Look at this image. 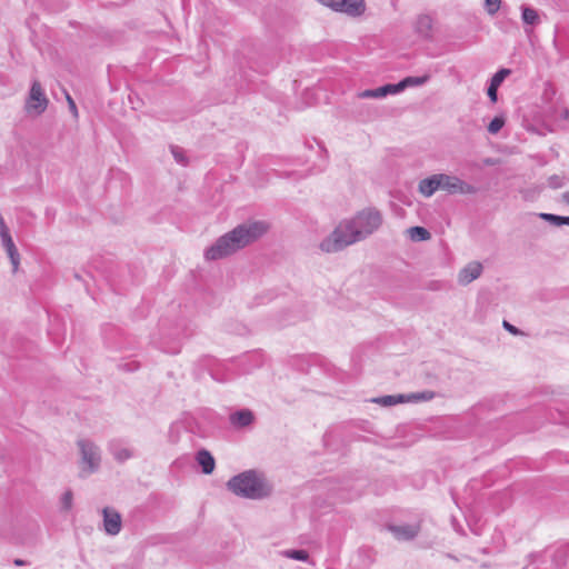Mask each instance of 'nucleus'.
Returning <instances> with one entry per match:
<instances>
[{
  "mask_svg": "<svg viewBox=\"0 0 569 569\" xmlns=\"http://www.w3.org/2000/svg\"><path fill=\"white\" fill-rule=\"evenodd\" d=\"M380 224L381 216L377 210H363L352 220L340 224L331 237L321 243V249L327 252L339 251L373 232Z\"/></svg>",
  "mask_w": 569,
  "mask_h": 569,
  "instance_id": "f257e3e1",
  "label": "nucleus"
},
{
  "mask_svg": "<svg viewBox=\"0 0 569 569\" xmlns=\"http://www.w3.org/2000/svg\"><path fill=\"white\" fill-rule=\"evenodd\" d=\"M267 230L268 226L264 222H251L239 226L210 247L206 252V257L209 260L224 258L257 240Z\"/></svg>",
  "mask_w": 569,
  "mask_h": 569,
  "instance_id": "f03ea898",
  "label": "nucleus"
},
{
  "mask_svg": "<svg viewBox=\"0 0 569 569\" xmlns=\"http://www.w3.org/2000/svg\"><path fill=\"white\" fill-rule=\"evenodd\" d=\"M227 486L237 496L249 499L267 497L271 491L267 481L252 470L234 476L228 481Z\"/></svg>",
  "mask_w": 569,
  "mask_h": 569,
  "instance_id": "7ed1b4c3",
  "label": "nucleus"
},
{
  "mask_svg": "<svg viewBox=\"0 0 569 569\" xmlns=\"http://www.w3.org/2000/svg\"><path fill=\"white\" fill-rule=\"evenodd\" d=\"M429 80V76L422 77H407L402 81L397 84H386L383 87L373 89V90H365L358 94L359 98H381L389 93H397L402 89L410 86H420Z\"/></svg>",
  "mask_w": 569,
  "mask_h": 569,
  "instance_id": "20e7f679",
  "label": "nucleus"
},
{
  "mask_svg": "<svg viewBox=\"0 0 569 569\" xmlns=\"http://www.w3.org/2000/svg\"><path fill=\"white\" fill-rule=\"evenodd\" d=\"M330 9L346 13L351 17H359L366 10V3L363 0H318Z\"/></svg>",
  "mask_w": 569,
  "mask_h": 569,
  "instance_id": "39448f33",
  "label": "nucleus"
},
{
  "mask_svg": "<svg viewBox=\"0 0 569 569\" xmlns=\"http://www.w3.org/2000/svg\"><path fill=\"white\" fill-rule=\"evenodd\" d=\"M48 102L49 101L43 93L40 82L34 81L26 101V111L30 114L39 116L44 112L48 107Z\"/></svg>",
  "mask_w": 569,
  "mask_h": 569,
  "instance_id": "423d86ee",
  "label": "nucleus"
},
{
  "mask_svg": "<svg viewBox=\"0 0 569 569\" xmlns=\"http://www.w3.org/2000/svg\"><path fill=\"white\" fill-rule=\"evenodd\" d=\"M440 189L447 190L451 193H473L475 188L461 179L448 174H438Z\"/></svg>",
  "mask_w": 569,
  "mask_h": 569,
  "instance_id": "0eeeda50",
  "label": "nucleus"
},
{
  "mask_svg": "<svg viewBox=\"0 0 569 569\" xmlns=\"http://www.w3.org/2000/svg\"><path fill=\"white\" fill-rule=\"evenodd\" d=\"M0 226H1L0 234H1L3 246H4L7 253L12 262L13 271H17V269L19 267V253L17 251V248L13 243L11 236L9 234L8 228L3 223L2 218H0Z\"/></svg>",
  "mask_w": 569,
  "mask_h": 569,
  "instance_id": "6e6552de",
  "label": "nucleus"
},
{
  "mask_svg": "<svg viewBox=\"0 0 569 569\" xmlns=\"http://www.w3.org/2000/svg\"><path fill=\"white\" fill-rule=\"evenodd\" d=\"M78 445L82 455V462L88 466L90 471H92L99 465L97 448L92 443L83 440H80Z\"/></svg>",
  "mask_w": 569,
  "mask_h": 569,
  "instance_id": "1a4fd4ad",
  "label": "nucleus"
},
{
  "mask_svg": "<svg viewBox=\"0 0 569 569\" xmlns=\"http://www.w3.org/2000/svg\"><path fill=\"white\" fill-rule=\"evenodd\" d=\"M103 527L107 533L117 535L121 530V517L120 515L110 508L103 509Z\"/></svg>",
  "mask_w": 569,
  "mask_h": 569,
  "instance_id": "9d476101",
  "label": "nucleus"
},
{
  "mask_svg": "<svg viewBox=\"0 0 569 569\" xmlns=\"http://www.w3.org/2000/svg\"><path fill=\"white\" fill-rule=\"evenodd\" d=\"M482 272V266L480 262L472 261L460 270L458 280L461 284H468L477 279Z\"/></svg>",
  "mask_w": 569,
  "mask_h": 569,
  "instance_id": "9b49d317",
  "label": "nucleus"
},
{
  "mask_svg": "<svg viewBox=\"0 0 569 569\" xmlns=\"http://www.w3.org/2000/svg\"><path fill=\"white\" fill-rule=\"evenodd\" d=\"M438 189H440L439 181H438V174H435L428 179H423L419 183V191L426 197H430Z\"/></svg>",
  "mask_w": 569,
  "mask_h": 569,
  "instance_id": "f8f14e48",
  "label": "nucleus"
},
{
  "mask_svg": "<svg viewBox=\"0 0 569 569\" xmlns=\"http://www.w3.org/2000/svg\"><path fill=\"white\" fill-rule=\"evenodd\" d=\"M198 463L201 466L202 471L207 475L211 473L214 469V459L206 450H202L197 456Z\"/></svg>",
  "mask_w": 569,
  "mask_h": 569,
  "instance_id": "ddd939ff",
  "label": "nucleus"
},
{
  "mask_svg": "<svg viewBox=\"0 0 569 569\" xmlns=\"http://www.w3.org/2000/svg\"><path fill=\"white\" fill-rule=\"evenodd\" d=\"M253 421V413L249 410H242L231 416V422L240 427H246Z\"/></svg>",
  "mask_w": 569,
  "mask_h": 569,
  "instance_id": "4468645a",
  "label": "nucleus"
},
{
  "mask_svg": "<svg viewBox=\"0 0 569 569\" xmlns=\"http://www.w3.org/2000/svg\"><path fill=\"white\" fill-rule=\"evenodd\" d=\"M408 233L413 241H425L430 239V232L423 227H411Z\"/></svg>",
  "mask_w": 569,
  "mask_h": 569,
  "instance_id": "2eb2a0df",
  "label": "nucleus"
},
{
  "mask_svg": "<svg viewBox=\"0 0 569 569\" xmlns=\"http://www.w3.org/2000/svg\"><path fill=\"white\" fill-rule=\"evenodd\" d=\"M381 406H393L407 401L405 396H385L373 400Z\"/></svg>",
  "mask_w": 569,
  "mask_h": 569,
  "instance_id": "dca6fc26",
  "label": "nucleus"
},
{
  "mask_svg": "<svg viewBox=\"0 0 569 569\" xmlns=\"http://www.w3.org/2000/svg\"><path fill=\"white\" fill-rule=\"evenodd\" d=\"M522 19L528 24H536L539 21L538 12L531 8H523Z\"/></svg>",
  "mask_w": 569,
  "mask_h": 569,
  "instance_id": "f3484780",
  "label": "nucleus"
},
{
  "mask_svg": "<svg viewBox=\"0 0 569 569\" xmlns=\"http://www.w3.org/2000/svg\"><path fill=\"white\" fill-rule=\"evenodd\" d=\"M435 397L432 391H425L420 393H411L407 396V401H428Z\"/></svg>",
  "mask_w": 569,
  "mask_h": 569,
  "instance_id": "a211bd4d",
  "label": "nucleus"
},
{
  "mask_svg": "<svg viewBox=\"0 0 569 569\" xmlns=\"http://www.w3.org/2000/svg\"><path fill=\"white\" fill-rule=\"evenodd\" d=\"M417 529L416 528H410V527H403V528H397L395 529V532L399 536V537H403L406 539H411L413 538L416 535H417Z\"/></svg>",
  "mask_w": 569,
  "mask_h": 569,
  "instance_id": "6ab92c4d",
  "label": "nucleus"
},
{
  "mask_svg": "<svg viewBox=\"0 0 569 569\" xmlns=\"http://www.w3.org/2000/svg\"><path fill=\"white\" fill-rule=\"evenodd\" d=\"M503 124H505L503 119L496 117L490 121V123L488 126V131L492 134L498 133L500 131V129L503 127Z\"/></svg>",
  "mask_w": 569,
  "mask_h": 569,
  "instance_id": "aec40b11",
  "label": "nucleus"
},
{
  "mask_svg": "<svg viewBox=\"0 0 569 569\" xmlns=\"http://www.w3.org/2000/svg\"><path fill=\"white\" fill-rule=\"evenodd\" d=\"M542 218L546 219V220L555 222L557 226H561V224H568L569 226V216L568 217H560V216L545 213V214H542Z\"/></svg>",
  "mask_w": 569,
  "mask_h": 569,
  "instance_id": "412c9836",
  "label": "nucleus"
},
{
  "mask_svg": "<svg viewBox=\"0 0 569 569\" xmlns=\"http://www.w3.org/2000/svg\"><path fill=\"white\" fill-rule=\"evenodd\" d=\"M510 73V70L509 69H501L499 70L491 79V82L492 84L495 86H500L502 83V81L505 80V78Z\"/></svg>",
  "mask_w": 569,
  "mask_h": 569,
  "instance_id": "4be33fe9",
  "label": "nucleus"
},
{
  "mask_svg": "<svg viewBox=\"0 0 569 569\" xmlns=\"http://www.w3.org/2000/svg\"><path fill=\"white\" fill-rule=\"evenodd\" d=\"M501 0H485L486 10L489 14H495L500 9Z\"/></svg>",
  "mask_w": 569,
  "mask_h": 569,
  "instance_id": "5701e85b",
  "label": "nucleus"
},
{
  "mask_svg": "<svg viewBox=\"0 0 569 569\" xmlns=\"http://www.w3.org/2000/svg\"><path fill=\"white\" fill-rule=\"evenodd\" d=\"M73 495L70 490L66 491L61 498L62 507L64 510H70L72 507Z\"/></svg>",
  "mask_w": 569,
  "mask_h": 569,
  "instance_id": "b1692460",
  "label": "nucleus"
},
{
  "mask_svg": "<svg viewBox=\"0 0 569 569\" xmlns=\"http://www.w3.org/2000/svg\"><path fill=\"white\" fill-rule=\"evenodd\" d=\"M288 557L296 559V560H307L308 553L305 550H293L287 553Z\"/></svg>",
  "mask_w": 569,
  "mask_h": 569,
  "instance_id": "393cba45",
  "label": "nucleus"
},
{
  "mask_svg": "<svg viewBox=\"0 0 569 569\" xmlns=\"http://www.w3.org/2000/svg\"><path fill=\"white\" fill-rule=\"evenodd\" d=\"M498 86H495L492 83H490L489 88H488V96L490 98V100L492 102H496L497 101V91H498Z\"/></svg>",
  "mask_w": 569,
  "mask_h": 569,
  "instance_id": "a878e982",
  "label": "nucleus"
},
{
  "mask_svg": "<svg viewBox=\"0 0 569 569\" xmlns=\"http://www.w3.org/2000/svg\"><path fill=\"white\" fill-rule=\"evenodd\" d=\"M66 99L68 101V104H69V108H70L71 112L77 117L78 116L77 106H76L73 99L71 98V96L68 92H66Z\"/></svg>",
  "mask_w": 569,
  "mask_h": 569,
  "instance_id": "bb28decb",
  "label": "nucleus"
},
{
  "mask_svg": "<svg viewBox=\"0 0 569 569\" xmlns=\"http://www.w3.org/2000/svg\"><path fill=\"white\" fill-rule=\"evenodd\" d=\"M419 24L421 27H425L426 29H430L431 27V19L428 16H421L419 17Z\"/></svg>",
  "mask_w": 569,
  "mask_h": 569,
  "instance_id": "cd10ccee",
  "label": "nucleus"
},
{
  "mask_svg": "<svg viewBox=\"0 0 569 569\" xmlns=\"http://www.w3.org/2000/svg\"><path fill=\"white\" fill-rule=\"evenodd\" d=\"M503 327L509 331L511 332L512 335H517L518 333V330L516 327H513L512 325H510L509 322L507 321H503Z\"/></svg>",
  "mask_w": 569,
  "mask_h": 569,
  "instance_id": "c85d7f7f",
  "label": "nucleus"
},
{
  "mask_svg": "<svg viewBox=\"0 0 569 569\" xmlns=\"http://www.w3.org/2000/svg\"><path fill=\"white\" fill-rule=\"evenodd\" d=\"M14 565L22 566V565H24V562L20 559H17V560H14Z\"/></svg>",
  "mask_w": 569,
  "mask_h": 569,
  "instance_id": "c756f323",
  "label": "nucleus"
},
{
  "mask_svg": "<svg viewBox=\"0 0 569 569\" xmlns=\"http://www.w3.org/2000/svg\"><path fill=\"white\" fill-rule=\"evenodd\" d=\"M563 199L569 202V191L567 193L563 194Z\"/></svg>",
  "mask_w": 569,
  "mask_h": 569,
  "instance_id": "7c9ffc66",
  "label": "nucleus"
}]
</instances>
